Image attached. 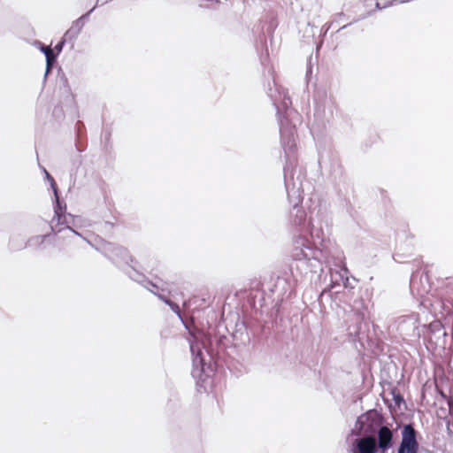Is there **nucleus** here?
<instances>
[{"mask_svg": "<svg viewBox=\"0 0 453 453\" xmlns=\"http://www.w3.org/2000/svg\"><path fill=\"white\" fill-rule=\"evenodd\" d=\"M268 96L277 111L280 125V142L286 156L284 167V182L288 200L292 206L289 214L290 224L299 231L307 229L306 213L300 207L303 194L309 184L305 180V173L296 162V126L299 121L298 114L291 108V100L284 88L273 80V88H270Z\"/></svg>", "mask_w": 453, "mask_h": 453, "instance_id": "nucleus-1", "label": "nucleus"}, {"mask_svg": "<svg viewBox=\"0 0 453 453\" xmlns=\"http://www.w3.org/2000/svg\"><path fill=\"white\" fill-rule=\"evenodd\" d=\"M292 264L290 269L292 273L296 269L300 274L307 273H316L323 263L331 264L329 254L322 249L314 248L306 236L298 234L293 238L292 247L290 250Z\"/></svg>", "mask_w": 453, "mask_h": 453, "instance_id": "nucleus-2", "label": "nucleus"}, {"mask_svg": "<svg viewBox=\"0 0 453 453\" xmlns=\"http://www.w3.org/2000/svg\"><path fill=\"white\" fill-rule=\"evenodd\" d=\"M96 250L103 254L118 267H119L131 280L142 284L146 281V277L135 268L136 261L129 254L126 248L96 238L94 242H88Z\"/></svg>", "mask_w": 453, "mask_h": 453, "instance_id": "nucleus-3", "label": "nucleus"}, {"mask_svg": "<svg viewBox=\"0 0 453 453\" xmlns=\"http://www.w3.org/2000/svg\"><path fill=\"white\" fill-rule=\"evenodd\" d=\"M336 109V101L333 94L325 88H318L313 94V114L319 121H329Z\"/></svg>", "mask_w": 453, "mask_h": 453, "instance_id": "nucleus-4", "label": "nucleus"}, {"mask_svg": "<svg viewBox=\"0 0 453 453\" xmlns=\"http://www.w3.org/2000/svg\"><path fill=\"white\" fill-rule=\"evenodd\" d=\"M333 259L335 268H330V288L342 285L345 288H353L349 280V272L344 263V255L342 250L334 248L329 254V260Z\"/></svg>", "mask_w": 453, "mask_h": 453, "instance_id": "nucleus-5", "label": "nucleus"}, {"mask_svg": "<svg viewBox=\"0 0 453 453\" xmlns=\"http://www.w3.org/2000/svg\"><path fill=\"white\" fill-rule=\"evenodd\" d=\"M385 424L383 416L376 410H369L360 415L355 424V429L359 434L375 436V433Z\"/></svg>", "mask_w": 453, "mask_h": 453, "instance_id": "nucleus-6", "label": "nucleus"}, {"mask_svg": "<svg viewBox=\"0 0 453 453\" xmlns=\"http://www.w3.org/2000/svg\"><path fill=\"white\" fill-rule=\"evenodd\" d=\"M309 203L308 210L311 213V217L305 231L310 233L311 238L314 240L315 245L319 244L323 246L326 241V234L320 226L315 225V220L312 217V214L316 211L318 215L320 214L321 200L318 194H312L309 199Z\"/></svg>", "mask_w": 453, "mask_h": 453, "instance_id": "nucleus-7", "label": "nucleus"}, {"mask_svg": "<svg viewBox=\"0 0 453 453\" xmlns=\"http://www.w3.org/2000/svg\"><path fill=\"white\" fill-rule=\"evenodd\" d=\"M142 285L155 296H157L165 304H167L171 310L182 320L179 305L161 294V292L168 291V285L166 282L160 279H156L155 281H151L146 279L145 283Z\"/></svg>", "mask_w": 453, "mask_h": 453, "instance_id": "nucleus-8", "label": "nucleus"}, {"mask_svg": "<svg viewBox=\"0 0 453 453\" xmlns=\"http://www.w3.org/2000/svg\"><path fill=\"white\" fill-rule=\"evenodd\" d=\"M368 311V307L363 298L357 299L350 305V312L354 317L355 325L349 326L348 331L350 335H357L361 328Z\"/></svg>", "mask_w": 453, "mask_h": 453, "instance_id": "nucleus-9", "label": "nucleus"}, {"mask_svg": "<svg viewBox=\"0 0 453 453\" xmlns=\"http://www.w3.org/2000/svg\"><path fill=\"white\" fill-rule=\"evenodd\" d=\"M217 370H192L191 375L196 380L198 392L208 393L214 387V377Z\"/></svg>", "mask_w": 453, "mask_h": 453, "instance_id": "nucleus-10", "label": "nucleus"}, {"mask_svg": "<svg viewBox=\"0 0 453 453\" xmlns=\"http://www.w3.org/2000/svg\"><path fill=\"white\" fill-rule=\"evenodd\" d=\"M376 446L379 453H387L394 445V429L384 424L376 433Z\"/></svg>", "mask_w": 453, "mask_h": 453, "instance_id": "nucleus-11", "label": "nucleus"}, {"mask_svg": "<svg viewBox=\"0 0 453 453\" xmlns=\"http://www.w3.org/2000/svg\"><path fill=\"white\" fill-rule=\"evenodd\" d=\"M55 202L56 204L54 206V217L50 221V229L55 235L59 234H65L67 216L63 212V210L65 209V205L62 207L59 198L55 200Z\"/></svg>", "mask_w": 453, "mask_h": 453, "instance_id": "nucleus-12", "label": "nucleus"}, {"mask_svg": "<svg viewBox=\"0 0 453 453\" xmlns=\"http://www.w3.org/2000/svg\"><path fill=\"white\" fill-rule=\"evenodd\" d=\"M353 453H378L375 436L365 435L357 439L352 445Z\"/></svg>", "mask_w": 453, "mask_h": 453, "instance_id": "nucleus-13", "label": "nucleus"}, {"mask_svg": "<svg viewBox=\"0 0 453 453\" xmlns=\"http://www.w3.org/2000/svg\"><path fill=\"white\" fill-rule=\"evenodd\" d=\"M410 288L413 295L423 296L430 290L426 275L415 273L410 280Z\"/></svg>", "mask_w": 453, "mask_h": 453, "instance_id": "nucleus-14", "label": "nucleus"}, {"mask_svg": "<svg viewBox=\"0 0 453 453\" xmlns=\"http://www.w3.org/2000/svg\"><path fill=\"white\" fill-rule=\"evenodd\" d=\"M417 434L412 424L404 425L402 429V441L399 446L418 450Z\"/></svg>", "mask_w": 453, "mask_h": 453, "instance_id": "nucleus-15", "label": "nucleus"}, {"mask_svg": "<svg viewBox=\"0 0 453 453\" xmlns=\"http://www.w3.org/2000/svg\"><path fill=\"white\" fill-rule=\"evenodd\" d=\"M66 227H65V234H62L58 236V239L66 240L68 242H71L74 237L78 236L82 238L88 243V240L82 236L81 234L78 233L74 230V227H79V225L76 224L77 216H73L72 214H66Z\"/></svg>", "mask_w": 453, "mask_h": 453, "instance_id": "nucleus-16", "label": "nucleus"}, {"mask_svg": "<svg viewBox=\"0 0 453 453\" xmlns=\"http://www.w3.org/2000/svg\"><path fill=\"white\" fill-rule=\"evenodd\" d=\"M190 350L193 356V368H204L205 363L202 357L203 353L199 347L195 344H191Z\"/></svg>", "mask_w": 453, "mask_h": 453, "instance_id": "nucleus-17", "label": "nucleus"}, {"mask_svg": "<svg viewBox=\"0 0 453 453\" xmlns=\"http://www.w3.org/2000/svg\"><path fill=\"white\" fill-rule=\"evenodd\" d=\"M41 51L43 52L46 58V75L49 73L51 65L56 61V55L53 52V50L49 46H41Z\"/></svg>", "mask_w": 453, "mask_h": 453, "instance_id": "nucleus-18", "label": "nucleus"}, {"mask_svg": "<svg viewBox=\"0 0 453 453\" xmlns=\"http://www.w3.org/2000/svg\"><path fill=\"white\" fill-rule=\"evenodd\" d=\"M42 171L45 174L46 180L50 182V187L53 190L55 200H58L59 196H58V188H57L54 179L52 178V176L48 173V171L45 168H42Z\"/></svg>", "mask_w": 453, "mask_h": 453, "instance_id": "nucleus-19", "label": "nucleus"}, {"mask_svg": "<svg viewBox=\"0 0 453 453\" xmlns=\"http://www.w3.org/2000/svg\"><path fill=\"white\" fill-rule=\"evenodd\" d=\"M49 236V234H44V235H39V236H35V237H32L30 238L28 241H27V246H35V245H40L42 244L44 240Z\"/></svg>", "mask_w": 453, "mask_h": 453, "instance_id": "nucleus-20", "label": "nucleus"}, {"mask_svg": "<svg viewBox=\"0 0 453 453\" xmlns=\"http://www.w3.org/2000/svg\"><path fill=\"white\" fill-rule=\"evenodd\" d=\"M393 400H394V403L400 409L401 408V405L403 404L405 405V401H404V398L403 396L401 395V394H394L393 395Z\"/></svg>", "mask_w": 453, "mask_h": 453, "instance_id": "nucleus-21", "label": "nucleus"}, {"mask_svg": "<svg viewBox=\"0 0 453 453\" xmlns=\"http://www.w3.org/2000/svg\"><path fill=\"white\" fill-rule=\"evenodd\" d=\"M82 19H83V16H82V17H81L80 19H78L74 22L73 27H72V28H71V29H70L66 34L71 33V32L73 30V28H74V27H77V30H76L75 34H76V35H77V34H79V33H80V31H81V27H82V26H83V22L81 21V20H82Z\"/></svg>", "mask_w": 453, "mask_h": 453, "instance_id": "nucleus-22", "label": "nucleus"}, {"mask_svg": "<svg viewBox=\"0 0 453 453\" xmlns=\"http://www.w3.org/2000/svg\"><path fill=\"white\" fill-rule=\"evenodd\" d=\"M418 450L399 446L397 453H418Z\"/></svg>", "mask_w": 453, "mask_h": 453, "instance_id": "nucleus-23", "label": "nucleus"}, {"mask_svg": "<svg viewBox=\"0 0 453 453\" xmlns=\"http://www.w3.org/2000/svg\"><path fill=\"white\" fill-rule=\"evenodd\" d=\"M10 246H11V248H12V250H19V249H22V248L24 247V246H22V245H20V246H17V245H15V243H14V240H13V239H12V240H11V242H10Z\"/></svg>", "mask_w": 453, "mask_h": 453, "instance_id": "nucleus-24", "label": "nucleus"}, {"mask_svg": "<svg viewBox=\"0 0 453 453\" xmlns=\"http://www.w3.org/2000/svg\"><path fill=\"white\" fill-rule=\"evenodd\" d=\"M388 6H390V5H389V2H388V4H385V5H383V6H381V5H380V4L379 2H377V3H376V8H377V9H379V10L384 9V8H386V7H388Z\"/></svg>", "mask_w": 453, "mask_h": 453, "instance_id": "nucleus-25", "label": "nucleus"}, {"mask_svg": "<svg viewBox=\"0 0 453 453\" xmlns=\"http://www.w3.org/2000/svg\"><path fill=\"white\" fill-rule=\"evenodd\" d=\"M63 44H64V42H59V43L56 46V50H57L58 52H60V51L62 50Z\"/></svg>", "mask_w": 453, "mask_h": 453, "instance_id": "nucleus-26", "label": "nucleus"}, {"mask_svg": "<svg viewBox=\"0 0 453 453\" xmlns=\"http://www.w3.org/2000/svg\"><path fill=\"white\" fill-rule=\"evenodd\" d=\"M329 28H330V25H327V24L324 25L322 27V29H324V31H325L324 32L325 34L329 30Z\"/></svg>", "mask_w": 453, "mask_h": 453, "instance_id": "nucleus-27", "label": "nucleus"}, {"mask_svg": "<svg viewBox=\"0 0 453 453\" xmlns=\"http://www.w3.org/2000/svg\"><path fill=\"white\" fill-rule=\"evenodd\" d=\"M80 220H81V219L79 217H77L76 224L79 225V227L81 226V223H80Z\"/></svg>", "mask_w": 453, "mask_h": 453, "instance_id": "nucleus-28", "label": "nucleus"}, {"mask_svg": "<svg viewBox=\"0 0 453 453\" xmlns=\"http://www.w3.org/2000/svg\"><path fill=\"white\" fill-rule=\"evenodd\" d=\"M433 371H434V376H436L437 375V373H436L437 370H433Z\"/></svg>", "mask_w": 453, "mask_h": 453, "instance_id": "nucleus-29", "label": "nucleus"}]
</instances>
